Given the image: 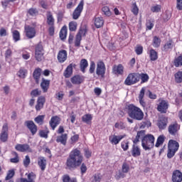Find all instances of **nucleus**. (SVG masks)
I'll return each mask as SVG.
<instances>
[{
    "label": "nucleus",
    "mask_w": 182,
    "mask_h": 182,
    "mask_svg": "<svg viewBox=\"0 0 182 182\" xmlns=\"http://www.w3.org/2000/svg\"><path fill=\"white\" fill-rule=\"evenodd\" d=\"M164 140H166V136L164 135H160L157 139L155 147H160L164 143Z\"/></svg>",
    "instance_id": "38"
},
{
    "label": "nucleus",
    "mask_w": 182,
    "mask_h": 182,
    "mask_svg": "<svg viewBox=\"0 0 182 182\" xmlns=\"http://www.w3.org/2000/svg\"><path fill=\"white\" fill-rule=\"evenodd\" d=\"M43 47L42 46V45H38L36 47L35 51V58L36 60H38V62L42 61V60L43 59Z\"/></svg>",
    "instance_id": "9"
},
{
    "label": "nucleus",
    "mask_w": 182,
    "mask_h": 182,
    "mask_svg": "<svg viewBox=\"0 0 182 182\" xmlns=\"http://www.w3.org/2000/svg\"><path fill=\"white\" fill-rule=\"evenodd\" d=\"M161 43V40L157 37L154 36L153 39V46L154 48H159Z\"/></svg>",
    "instance_id": "41"
},
{
    "label": "nucleus",
    "mask_w": 182,
    "mask_h": 182,
    "mask_svg": "<svg viewBox=\"0 0 182 182\" xmlns=\"http://www.w3.org/2000/svg\"><path fill=\"white\" fill-rule=\"evenodd\" d=\"M71 82L73 85H80L83 80L80 75H75L71 78Z\"/></svg>",
    "instance_id": "35"
},
{
    "label": "nucleus",
    "mask_w": 182,
    "mask_h": 182,
    "mask_svg": "<svg viewBox=\"0 0 182 182\" xmlns=\"http://www.w3.org/2000/svg\"><path fill=\"white\" fill-rule=\"evenodd\" d=\"M87 66H89V63H87V60L82 59L80 63V68L82 73H85V72H86V68H87Z\"/></svg>",
    "instance_id": "30"
},
{
    "label": "nucleus",
    "mask_w": 182,
    "mask_h": 182,
    "mask_svg": "<svg viewBox=\"0 0 182 182\" xmlns=\"http://www.w3.org/2000/svg\"><path fill=\"white\" fill-rule=\"evenodd\" d=\"M27 75H28V70L25 68H21L17 73V76H18V77H20L21 79H25Z\"/></svg>",
    "instance_id": "36"
},
{
    "label": "nucleus",
    "mask_w": 182,
    "mask_h": 182,
    "mask_svg": "<svg viewBox=\"0 0 182 182\" xmlns=\"http://www.w3.org/2000/svg\"><path fill=\"white\" fill-rule=\"evenodd\" d=\"M157 109L161 113H167V109H168V102L164 100H161Z\"/></svg>",
    "instance_id": "14"
},
{
    "label": "nucleus",
    "mask_w": 182,
    "mask_h": 182,
    "mask_svg": "<svg viewBox=\"0 0 182 182\" xmlns=\"http://www.w3.org/2000/svg\"><path fill=\"white\" fill-rule=\"evenodd\" d=\"M131 12H132V14L135 16L139 15V7L136 3L132 4Z\"/></svg>",
    "instance_id": "46"
},
{
    "label": "nucleus",
    "mask_w": 182,
    "mask_h": 182,
    "mask_svg": "<svg viewBox=\"0 0 182 182\" xmlns=\"http://www.w3.org/2000/svg\"><path fill=\"white\" fill-rule=\"evenodd\" d=\"M102 178H103V176H102V174H100V173L95 174L93 182H100V181H102Z\"/></svg>",
    "instance_id": "54"
},
{
    "label": "nucleus",
    "mask_w": 182,
    "mask_h": 182,
    "mask_svg": "<svg viewBox=\"0 0 182 182\" xmlns=\"http://www.w3.org/2000/svg\"><path fill=\"white\" fill-rule=\"evenodd\" d=\"M83 163V155L78 149H73L67 158L65 166L68 170H75L77 167H80L82 174H85L87 171L86 164Z\"/></svg>",
    "instance_id": "1"
},
{
    "label": "nucleus",
    "mask_w": 182,
    "mask_h": 182,
    "mask_svg": "<svg viewBox=\"0 0 182 182\" xmlns=\"http://www.w3.org/2000/svg\"><path fill=\"white\" fill-rule=\"evenodd\" d=\"M168 119L166 117H161L158 121V127L161 130H164L167 127Z\"/></svg>",
    "instance_id": "19"
},
{
    "label": "nucleus",
    "mask_w": 182,
    "mask_h": 182,
    "mask_svg": "<svg viewBox=\"0 0 182 182\" xmlns=\"http://www.w3.org/2000/svg\"><path fill=\"white\" fill-rule=\"evenodd\" d=\"M11 154L14 156V158H11L10 159L11 163H18L19 162V156H18V153L13 151Z\"/></svg>",
    "instance_id": "50"
},
{
    "label": "nucleus",
    "mask_w": 182,
    "mask_h": 182,
    "mask_svg": "<svg viewBox=\"0 0 182 182\" xmlns=\"http://www.w3.org/2000/svg\"><path fill=\"white\" fill-rule=\"evenodd\" d=\"M124 70V67H123L121 64L114 65L112 68V73H114V75H123Z\"/></svg>",
    "instance_id": "23"
},
{
    "label": "nucleus",
    "mask_w": 182,
    "mask_h": 182,
    "mask_svg": "<svg viewBox=\"0 0 182 182\" xmlns=\"http://www.w3.org/2000/svg\"><path fill=\"white\" fill-rule=\"evenodd\" d=\"M77 29V23L76 21H71L69 23V30L71 32H75Z\"/></svg>",
    "instance_id": "42"
},
{
    "label": "nucleus",
    "mask_w": 182,
    "mask_h": 182,
    "mask_svg": "<svg viewBox=\"0 0 182 182\" xmlns=\"http://www.w3.org/2000/svg\"><path fill=\"white\" fill-rule=\"evenodd\" d=\"M43 120H45V115H38L34 119V122L38 124H43Z\"/></svg>",
    "instance_id": "43"
},
{
    "label": "nucleus",
    "mask_w": 182,
    "mask_h": 182,
    "mask_svg": "<svg viewBox=\"0 0 182 182\" xmlns=\"http://www.w3.org/2000/svg\"><path fill=\"white\" fill-rule=\"evenodd\" d=\"M82 122L89 124V123H90V122H92V114H85L82 117Z\"/></svg>",
    "instance_id": "44"
},
{
    "label": "nucleus",
    "mask_w": 182,
    "mask_h": 182,
    "mask_svg": "<svg viewBox=\"0 0 182 182\" xmlns=\"http://www.w3.org/2000/svg\"><path fill=\"white\" fill-rule=\"evenodd\" d=\"M41 72H42V69L41 68H37L33 72V77L36 83H39V79L41 78Z\"/></svg>",
    "instance_id": "33"
},
{
    "label": "nucleus",
    "mask_w": 182,
    "mask_h": 182,
    "mask_svg": "<svg viewBox=\"0 0 182 182\" xmlns=\"http://www.w3.org/2000/svg\"><path fill=\"white\" fill-rule=\"evenodd\" d=\"M121 147L124 151H127V150H129V142L127 141H122L121 144Z\"/></svg>",
    "instance_id": "52"
},
{
    "label": "nucleus",
    "mask_w": 182,
    "mask_h": 182,
    "mask_svg": "<svg viewBox=\"0 0 182 182\" xmlns=\"http://www.w3.org/2000/svg\"><path fill=\"white\" fill-rule=\"evenodd\" d=\"M149 55L151 60L152 61L157 60V59H159V55L154 49L149 50Z\"/></svg>",
    "instance_id": "34"
},
{
    "label": "nucleus",
    "mask_w": 182,
    "mask_h": 182,
    "mask_svg": "<svg viewBox=\"0 0 182 182\" xmlns=\"http://www.w3.org/2000/svg\"><path fill=\"white\" fill-rule=\"evenodd\" d=\"M146 26L148 31H151L154 27V20L153 19L147 20L146 23Z\"/></svg>",
    "instance_id": "40"
},
{
    "label": "nucleus",
    "mask_w": 182,
    "mask_h": 182,
    "mask_svg": "<svg viewBox=\"0 0 182 182\" xmlns=\"http://www.w3.org/2000/svg\"><path fill=\"white\" fill-rule=\"evenodd\" d=\"M175 82L176 83H181L182 82V72L178 71L175 74Z\"/></svg>",
    "instance_id": "45"
},
{
    "label": "nucleus",
    "mask_w": 182,
    "mask_h": 182,
    "mask_svg": "<svg viewBox=\"0 0 182 182\" xmlns=\"http://www.w3.org/2000/svg\"><path fill=\"white\" fill-rule=\"evenodd\" d=\"M173 182H181L182 181V173L178 170H176L172 174Z\"/></svg>",
    "instance_id": "21"
},
{
    "label": "nucleus",
    "mask_w": 182,
    "mask_h": 182,
    "mask_svg": "<svg viewBox=\"0 0 182 182\" xmlns=\"http://www.w3.org/2000/svg\"><path fill=\"white\" fill-rule=\"evenodd\" d=\"M25 32L26 36L28 39H32L33 38H35L36 35V30H35V28L31 27L29 26H25Z\"/></svg>",
    "instance_id": "11"
},
{
    "label": "nucleus",
    "mask_w": 182,
    "mask_h": 182,
    "mask_svg": "<svg viewBox=\"0 0 182 182\" xmlns=\"http://www.w3.org/2000/svg\"><path fill=\"white\" fill-rule=\"evenodd\" d=\"M57 143H60L63 146H66L68 141V134H63L60 136H57Z\"/></svg>",
    "instance_id": "24"
},
{
    "label": "nucleus",
    "mask_w": 182,
    "mask_h": 182,
    "mask_svg": "<svg viewBox=\"0 0 182 182\" xmlns=\"http://www.w3.org/2000/svg\"><path fill=\"white\" fill-rule=\"evenodd\" d=\"M48 134H49V130L46 129V130H40L39 136L43 139H48Z\"/></svg>",
    "instance_id": "47"
},
{
    "label": "nucleus",
    "mask_w": 182,
    "mask_h": 182,
    "mask_svg": "<svg viewBox=\"0 0 182 182\" xmlns=\"http://www.w3.org/2000/svg\"><path fill=\"white\" fill-rule=\"evenodd\" d=\"M60 124V118L58 116L51 117L50 121V126L53 130L56 129V127Z\"/></svg>",
    "instance_id": "20"
},
{
    "label": "nucleus",
    "mask_w": 182,
    "mask_h": 182,
    "mask_svg": "<svg viewBox=\"0 0 182 182\" xmlns=\"http://www.w3.org/2000/svg\"><path fill=\"white\" fill-rule=\"evenodd\" d=\"M31 164V158H29V156H26L24 160H23V166L26 167H28Z\"/></svg>",
    "instance_id": "58"
},
{
    "label": "nucleus",
    "mask_w": 182,
    "mask_h": 182,
    "mask_svg": "<svg viewBox=\"0 0 182 182\" xmlns=\"http://www.w3.org/2000/svg\"><path fill=\"white\" fill-rule=\"evenodd\" d=\"M41 90L36 89L31 91V96H33V97H36L38 96H41Z\"/></svg>",
    "instance_id": "56"
},
{
    "label": "nucleus",
    "mask_w": 182,
    "mask_h": 182,
    "mask_svg": "<svg viewBox=\"0 0 182 182\" xmlns=\"http://www.w3.org/2000/svg\"><path fill=\"white\" fill-rule=\"evenodd\" d=\"M47 23L49 26H55V18L50 12L47 14Z\"/></svg>",
    "instance_id": "32"
},
{
    "label": "nucleus",
    "mask_w": 182,
    "mask_h": 182,
    "mask_svg": "<svg viewBox=\"0 0 182 182\" xmlns=\"http://www.w3.org/2000/svg\"><path fill=\"white\" fill-rule=\"evenodd\" d=\"M85 35H86V29L85 28L80 29L75 38V46H80V41H82V37L85 36Z\"/></svg>",
    "instance_id": "13"
},
{
    "label": "nucleus",
    "mask_w": 182,
    "mask_h": 182,
    "mask_svg": "<svg viewBox=\"0 0 182 182\" xmlns=\"http://www.w3.org/2000/svg\"><path fill=\"white\" fill-rule=\"evenodd\" d=\"M129 170H130V167L127 165V164L124 163L122 164V173H129Z\"/></svg>",
    "instance_id": "55"
},
{
    "label": "nucleus",
    "mask_w": 182,
    "mask_h": 182,
    "mask_svg": "<svg viewBox=\"0 0 182 182\" xmlns=\"http://www.w3.org/2000/svg\"><path fill=\"white\" fill-rule=\"evenodd\" d=\"M106 73V65L103 61H99L97 64L96 74L101 77H105Z\"/></svg>",
    "instance_id": "8"
},
{
    "label": "nucleus",
    "mask_w": 182,
    "mask_h": 182,
    "mask_svg": "<svg viewBox=\"0 0 182 182\" xmlns=\"http://www.w3.org/2000/svg\"><path fill=\"white\" fill-rule=\"evenodd\" d=\"M76 5V0H71L68 4H67V9H70V8H73V6H75Z\"/></svg>",
    "instance_id": "60"
},
{
    "label": "nucleus",
    "mask_w": 182,
    "mask_h": 182,
    "mask_svg": "<svg viewBox=\"0 0 182 182\" xmlns=\"http://www.w3.org/2000/svg\"><path fill=\"white\" fill-rule=\"evenodd\" d=\"M68 35V28L66 27V26H64L60 31V38L62 41H63V39H66V36Z\"/></svg>",
    "instance_id": "37"
},
{
    "label": "nucleus",
    "mask_w": 182,
    "mask_h": 182,
    "mask_svg": "<svg viewBox=\"0 0 182 182\" xmlns=\"http://www.w3.org/2000/svg\"><path fill=\"white\" fill-rule=\"evenodd\" d=\"M12 36L14 42H18V41H21V33H19V31L15 30L12 32Z\"/></svg>",
    "instance_id": "39"
},
{
    "label": "nucleus",
    "mask_w": 182,
    "mask_h": 182,
    "mask_svg": "<svg viewBox=\"0 0 182 182\" xmlns=\"http://www.w3.org/2000/svg\"><path fill=\"white\" fill-rule=\"evenodd\" d=\"M180 147V144L177 141L171 139L168 144V154L167 157L168 159H173L174 155L177 151H178V148Z\"/></svg>",
    "instance_id": "4"
},
{
    "label": "nucleus",
    "mask_w": 182,
    "mask_h": 182,
    "mask_svg": "<svg viewBox=\"0 0 182 182\" xmlns=\"http://www.w3.org/2000/svg\"><path fill=\"white\" fill-rule=\"evenodd\" d=\"M25 124L30 130L33 136H34V134H36V132H38V127L36 126V124H35V122H33V121H26L25 122Z\"/></svg>",
    "instance_id": "15"
},
{
    "label": "nucleus",
    "mask_w": 182,
    "mask_h": 182,
    "mask_svg": "<svg viewBox=\"0 0 182 182\" xmlns=\"http://www.w3.org/2000/svg\"><path fill=\"white\" fill-rule=\"evenodd\" d=\"M84 156L86 157V159H90V157H92V151L87 149H85Z\"/></svg>",
    "instance_id": "57"
},
{
    "label": "nucleus",
    "mask_w": 182,
    "mask_h": 182,
    "mask_svg": "<svg viewBox=\"0 0 182 182\" xmlns=\"http://www.w3.org/2000/svg\"><path fill=\"white\" fill-rule=\"evenodd\" d=\"M94 23L96 28H102L103 26V23L105 21H103V18L102 17H95L94 20Z\"/></svg>",
    "instance_id": "31"
},
{
    "label": "nucleus",
    "mask_w": 182,
    "mask_h": 182,
    "mask_svg": "<svg viewBox=\"0 0 182 182\" xmlns=\"http://www.w3.org/2000/svg\"><path fill=\"white\" fill-rule=\"evenodd\" d=\"M73 73V65L70 64L64 72L65 77H70Z\"/></svg>",
    "instance_id": "28"
},
{
    "label": "nucleus",
    "mask_w": 182,
    "mask_h": 182,
    "mask_svg": "<svg viewBox=\"0 0 182 182\" xmlns=\"http://www.w3.org/2000/svg\"><path fill=\"white\" fill-rule=\"evenodd\" d=\"M22 58L25 60H28V59H29V58H31V53H29L26 51H23L22 53Z\"/></svg>",
    "instance_id": "62"
},
{
    "label": "nucleus",
    "mask_w": 182,
    "mask_h": 182,
    "mask_svg": "<svg viewBox=\"0 0 182 182\" xmlns=\"http://www.w3.org/2000/svg\"><path fill=\"white\" fill-rule=\"evenodd\" d=\"M57 58L60 63H63L66 59H68V51H66V50H60L58 52Z\"/></svg>",
    "instance_id": "17"
},
{
    "label": "nucleus",
    "mask_w": 182,
    "mask_h": 182,
    "mask_svg": "<svg viewBox=\"0 0 182 182\" xmlns=\"http://www.w3.org/2000/svg\"><path fill=\"white\" fill-rule=\"evenodd\" d=\"M141 140V147L145 151H150L154 147L155 138L153 134H146L145 130H141L137 132L135 139L133 140L134 144H137Z\"/></svg>",
    "instance_id": "2"
},
{
    "label": "nucleus",
    "mask_w": 182,
    "mask_h": 182,
    "mask_svg": "<svg viewBox=\"0 0 182 182\" xmlns=\"http://www.w3.org/2000/svg\"><path fill=\"white\" fill-rule=\"evenodd\" d=\"M178 130H180V125L177 122L171 124L168 127L169 134L174 136V137L178 136Z\"/></svg>",
    "instance_id": "6"
},
{
    "label": "nucleus",
    "mask_w": 182,
    "mask_h": 182,
    "mask_svg": "<svg viewBox=\"0 0 182 182\" xmlns=\"http://www.w3.org/2000/svg\"><path fill=\"white\" fill-rule=\"evenodd\" d=\"M114 127L116 129H120L121 130H123V129H126V124L123 122H117L114 125Z\"/></svg>",
    "instance_id": "51"
},
{
    "label": "nucleus",
    "mask_w": 182,
    "mask_h": 182,
    "mask_svg": "<svg viewBox=\"0 0 182 182\" xmlns=\"http://www.w3.org/2000/svg\"><path fill=\"white\" fill-rule=\"evenodd\" d=\"M128 114L131 119H134V120H141L144 119V113L141 109L134 105H129L128 106Z\"/></svg>",
    "instance_id": "3"
},
{
    "label": "nucleus",
    "mask_w": 182,
    "mask_h": 182,
    "mask_svg": "<svg viewBox=\"0 0 182 182\" xmlns=\"http://www.w3.org/2000/svg\"><path fill=\"white\" fill-rule=\"evenodd\" d=\"M15 149L16 150H17V151H21V153H23L25 151H28L29 153H32V149H31V146H29L28 144H18L16 145Z\"/></svg>",
    "instance_id": "12"
},
{
    "label": "nucleus",
    "mask_w": 182,
    "mask_h": 182,
    "mask_svg": "<svg viewBox=\"0 0 182 182\" xmlns=\"http://www.w3.org/2000/svg\"><path fill=\"white\" fill-rule=\"evenodd\" d=\"M173 46L174 44L173 43V41H168L164 44L162 50H164V52H168L173 49Z\"/></svg>",
    "instance_id": "27"
},
{
    "label": "nucleus",
    "mask_w": 182,
    "mask_h": 182,
    "mask_svg": "<svg viewBox=\"0 0 182 182\" xmlns=\"http://www.w3.org/2000/svg\"><path fill=\"white\" fill-rule=\"evenodd\" d=\"M43 105H45L44 97H39L37 101V105H36V110L39 112V110L43 107Z\"/></svg>",
    "instance_id": "26"
},
{
    "label": "nucleus",
    "mask_w": 182,
    "mask_h": 182,
    "mask_svg": "<svg viewBox=\"0 0 182 182\" xmlns=\"http://www.w3.org/2000/svg\"><path fill=\"white\" fill-rule=\"evenodd\" d=\"M14 176H15V171H14L13 169L9 170L8 171L7 176H6V180H11V178H12Z\"/></svg>",
    "instance_id": "53"
},
{
    "label": "nucleus",
    "mask_w": 182,
    "mask_h": 182,
    "mask_svg": "<svg viewBox=\"0 0 182 182\" xmlns=\"http://www.w3.org/2000/svg\"><path fill=\"white\" fill-rule=\"evenodd\" d=\"M132 156L133 157H139L141 155V149L139 146L134 144L131 150Z\"/></svg>",
    "instance_id": "22"
},
{
    "label": "nucleus",
    "mask_w": 182,
    "mask_h": 182,
    "mask_svg": "<svg viewBox=\"0 0 182 182\" xmlns=\"http://www.w3.org/2000/svg\"><path fill=\"white\" fill-rule=\"evenodd\" d=\"M102 11L105 16H112V11H110V9L108 6L102 7Z\"/></svg>",
    "instance_id": "48"
},
{
    "label": "nucleus",
    "mask_w": 182,
    "mask_h": 182,
    "mask_svg": "<svg viewBox=\"0 0 182 182\" xmlns=\"http://www.w3.org/2000/svg\"><path fill=\"white\" fill-rule=\"evenodd\" d=\"M0 140L4 142L8 140V124H4L3 125Z\"/></svg>",
    "instance_id": "18"
},
{
    "label": "nucleus",
    "mask_w": 182,
    "mask_h": 182,
    "mask_svg": "<svg viewBox=\"0 0 182 182\" xmlns=\"http://www.w3.org/2000/svg\"><path fill=\"white\" fill-rule=\"evenodd\" d=\"M151 12L157 14L161 11V6L159 5V4L152 6L151 7Z\"/></svg>",
    "instance_id": "49"
},
{
    "label": "nucleus",
    "mask_w": 182,
    "mask_h": 182,
    "mask_svg": "<svg viewBox=\"0 0 182 182\" xmlns=\"http://www.w3.org/2000/svg\"><path fill=\"white\" fill-rule=\"evenodd\" d=\"M135 52L136 55H141L143 53V46H139L136 48Z\"/></svg>",
    "instance_id": "61"
},
{
    "label": "nucleus",
    "mask_w": 182,
    "mask_h": 182,
    "mask_svg": "<svg viewBox=\"0 0 182 182\" xmlns=\"http://www.w3.org/2000/svg\"><path fill=\"white\" fill-rule=\"evenodd\" d=\"M176 8L178 11H182V0H176Z\"/></svg>",
    "instance_id": "64"
},
{
    "label": "nucleus",
    "mask_w": 182,
    "mask_h": 182,
    "mask_svg": "<svg viewBox=\"0 0 182 182\" xmlns=\"http://www.w3.org/2000/svg\"><path fill=\"white\" fill-rule=\"evenodd\" d=\"M139 80H140V75L137 73H130L125 79L124 85H126V86H132V85H136Z\"/></svg>",
    "instance_id": "5"
},
{
    "label": "nucleus",
    "mask_w": 182,
    "mask_h": 182,
    "mask_svg": "<svg viewBox=\"0 0 182 182\" xmlns=\"http://www.w3.org/2000/svg\"><path fill=\"white\" fill-rule=\"evenodd\" d=\"M146 92V88L142 87L140 90L139 95V100L140 99H144V93Z\"/></svg>",
    "instance_id": "63"
},
{
    "label": "nucleus",
    "mask_w": 182,
    "mask_h": 182,
    "mask_svg": "<svg viewBox=\"0 0 182 182\" xmlns=\"http://www.w3.org/2000/svg\"><path fill=\"white\" fill-rule=\"evenodd\" d=\"M126 137V134L123 135H111L109 136V140L111 144H119L122 139H124Z\"/></svg>",
    "instance_id": "10"
},
{
    "label": "nucleus",
    "mask_w": 182,
    "mask_h": 182,
    "mask_svg": "<svg viewBox=\"0 0 182 182\" xmlns=\"http://www.w3.org/2000/svg\"><path fill=\"white\" fill-rule=\"evenodd\" d=\"M38 164L42 171L46 168V159L43 156H39L38 158Z\"/></svg>",
    "instance_id": "25"
},
{
    "label": "nucleus",
    "mask_w": 182,
    "mask_h": 182,
    "mask_svg": "<svg viewBox=\"0 0 182 182\" xmlns=\"http://www.w3.org/2000/svg\"><path fill=\"white\" fill-rule=\"evenodd\" d=\"M50 82L48 80H45L43 78V80L41 83V86L42 90H43L44 93H46L48 92V89H49V85Z\"/></svg>",
    "instance_id": "29"
},
{
    "label": "nucleus",
    "mask_w": 182,
    "mask_h": 182,
    "mask_svg": "<svg viewBox=\"0 0 182 182\" xmlns=\"http://www.w3.org/2000/svg\"><path fill=\"white\" fill-rule=\"evenodd\" d=\"M27 178H21L20 182H35L36 181V174L33 172L26 173Z\"/></svg>",
    "instance_id": "16"
},
{
    "label": "nucleus",
    "mask_w": 182,
    "mask_h": 182,
    "mask_svg": "<svg viewBox=\"0 0 182 182\" xmlns=\"http://www.w3.org/2000/svg\"><path fill=\"white\" fill-rule=\"evenodd\" d=\"M84 5H85V1L82 0L73 13V19H75V20L79 19V17L80 16L83 11Z\"/></svg>",
    "instance_id": "7"
},
{
    "label": "nucleus",
    "mask_w": 182,
    "mask_h": 182,
    "mask_svg": "<svg viewBox=\"0 0 182 182\" xmlns=\"http://www.w3.org/2000/svg\"><path fill=\"white\" fill-rule=\"evenodd\" d=\"M28 14L31 16H35V15H37L38 10L36 9L31 8L28 10Z\"/></svg>",
    "instance_id": "59"
}]
</instances>
